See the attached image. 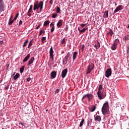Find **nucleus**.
Wrapping results in <instances>:
<instances>
[{"label": "nucleus", "mask_w": 129, "mask_h": 129, "mask_svg": "<svg viewBox=\"0 0 129 129\" xmlns=\"http://www.w3.org/2000/svg\"><path fill=\"white\" fill-rule=\"evenodd\" d=\"M44 7V2L43 1H36L34 2L33 11H37L40 9V12H42L43 8Z\"/></svg>", "instance_id": "obj_1"}, {"label": "nucleus", "mask_w": 129, "mask_h": 129, "mask_svg": "<svg viewBox=\"0 0 129 129\" xmlns=\"http://www.w3.org/2000/svg\"><path fill=\"white\" fill-rule=\"evenodd\" d=\"M109 110V106L108 105V102H106L102 107V112L103 114H106L108 113Z\"/></svg>", "instance_id": "obj_2"}, {"label": "nucleus", "mask_w": 129, "mask_h": 129, "mask_svg": "<svg viewBox=\"0 0 129 129\" xmlns=\"http://www.w3.org/2000/svg\"><path fill=\"white\" fill-rule=\"evenodd\" d=\"M94 69V64L91 63L87 66L86 74H89Z\"/></svg>", "instance_id": "obj_3"}, {"label": "nucleus", "mask_w": 129, "mask_h": 129, "mask_svg": "<svg viewBox=\"0 0 129 129\" xmlns=\"http://www.w3.org/2000/svg\"><path fill=\"white\" fill-rule=\"evenodd\" d=\"M87 97L88 99V101H91L93 98V95L91 94H87L86 95H84L83 97L82 98V101H83L84 100V99Z\"/></svg>", "instance_id": "obj_4"}, {"label": "nucleus", "mask_w": 129, "mask_h": 129, "mask_svg": "<svg viewBox=\"0 0 129 129\" xmlns=\"http://www.w3.org/2000/svg\"><path fill=\"white\" fill-rule=\"evenodd\" d=\"M98 98L101 100V99H103L105 97V95H104V93L101 91H98L97 93Z\"/></svg>", "instance_id": "obj_5"}, {"label": "nucleus", "mask_w": 129, "mask_h": 129, "mask_svg": "<svg viewBox=\"0 0 129 129\" xmlns=\"http://www.w3.org/2000/svg\"><path fill=\"white\" fill-rule=\"evenodd\" d=\"M5 11V3H4V1L0 0V15Z\"/></svg>", "instance_id": "obj_6"}, {"label": "nucleus", "mask_w": 129, "mask_h": 129, "mask_svg": "<svg viewBox=\"0 0 129 129\" xmlns=\"http://www.w3.org/2000/svg\"><path fill=\"white\" fill-rule=\"evenodd\" d=\"M50 58H51L52 61L54 60V50H53V47H51L49 50Z\"/></svg>", "instance_id": "obj_7"}, {"label": "nucleus", "mask_w": 129, "mask_h": 129, "mask_svg": "<svg viewBox=\"0 0 129 129\" xmlns=\"http://www.w3.org/2000/svg\"><path fill=\"white\" fill-rule=\"evenodd\" d=\"M111 69H108L105 72V76L108 78L110 76H111Z\"/></svg>", "instance_id": "obj_8"}, {"label": "nucleus", "mask_w": 129, "mask_h": 129, "mask_svg": "<svg viewBox=\"0 0 129 129\" xmlns=\"http://www.w3.org/2000/svg\"><path fill=\"white\" fill-rule=\"evenodd\" d=\"M123 9V6L122 5H119L118 7H117L115 9V10L114 11L113 14H115V13H117V12H119V11H121Z\"/></svg>", "instance_id": "obj_9"}, {"label": "nucleus", "mask_w": 129, "mask_h": 129, "mask_svg": "<svg viewBox=\"0 0 129 129\" xmlns=\"http://www.w3.org/2000/svg\"><path fill=\"white\" fill-rule=\"evenodd\" d=\"M67 72H68V69H64L61 72V77L62 78H65L67 75Z\"/></svg>", "instance_id": "obj_10"}, {"label": "nucleus", "mask_w": 129, "mask_h": 129, "mask_svg": "<svg viewBox=\"0 0 129 129\" xmlns=\"http://www.w3.org/2000/svg\"><path fill=\"white\" fill-rule=\"evenodd\" d=\"M32 11H33V5H31L30 6L28 12H27V16H28V17H31V16H32V15L31 14V13H32Z\"/></svg>", "instance_id": "obj_11"}, {"label": "nucleus", "mask_w": 129, "mask_h": 129, "mask_svg": "<svg viewBox=\"0 0 129 129\" xmlns=\"http://www.w3.org/2000/svg\"><path fill=\"white\" fill-rule=\"evenodd\" d=\"M62 24H63V20L62 19L59 20L56 24L57 28H61V26H62Z\"/></svg>", "instance_id": "obj_12"}, {"label": "nucleus", "mask_w": 129, "mask_h": 129, "mask_svg": "<svg viewBox=\"0 0 129 129\" xmlns=\"http://www.w3.org/2000/svg\"><path fill=\"white\" fill-rule=\"evenodd\" d=\"M57 75V73L55 71H52L50 73L51 78H55Z\"/></svg>", "instance_id": "obj_13"}, {"label": "nucleus", "mask_w": 129, "mask_h": 129, "mask_svg": "<svg viewBox=\"0 0 129 129\" xmlns=\"http://www.w3.org/2000/svg\"><path fill=\"white\" fill-rule=\"evenodd\" d=\"M77 54H78V51H75L73 53V61H74V60H75L76 59V58L77 57Z\"/></svg>", "instance_id": "obj_14"}, {"label": "nucleus", "mask_w": 129, "mask_h": 129, "mask_svg": "<svg viewBox=\"0 0 129 129\" xmlns=\"http://www.w3.org/2000/svg\"><path fill=\"white\" fill-rule=\"evenodd\" d=\"M30 57H31V55L30 54H27V55L23 59V62L25 63V62H27V61H28V60H29L30 58Z\"/></svg>", "instance_id": "obj_15"}, {"label": "nucleus", "mask_w": 129, "mask_h": 129, "mask_svg": "<svg viewBox=\"0 0 129 129\" xmlns=\"http://www.w3.org/2000/svg\"><path fill=\"white\" fill-rule=\"evenodd\" d=\"M34 61H35V57H31L30 59L29 60L28 65H31V64H33Z\"/></svg>", "instance_id": "obj_16"}, {"label": "nucleus", "mask_w": 129, "mask_h": 129, "mask_svg": "<svg viewBox=\"0 0 129 129\" xmlns=\"http://www.w3.org/2000/svg\"><path fill=\"white\" fill-rule=\"evenodd\" d=\"M94 47L97 50L100 48V43L99 42V41H98L97 44L94 45Z\"/></svg>", "instance_id": "obj_17"}, {"label": "nucleus", "mask_w": 129, "mask_h": 129, "mask_svg": "<svg viewBox=\"0 0 129 129\" xmlns=\"http://www.w3.org/2000/svg\"><path fill=\"white\" fill-rule=\"evenodd\" d=\"M67 61H68V58H67V57H64V58L62 60L63 65H66V64H67Z\"/></svg>", "instance_id": "obj_18"}, {"label": "nucleus", "mask_w": 129, "mask_h": 129, "mask_svg": "<svg viewBox=\"0 0 129 129\" xmlns=\"http://www.w3.org/2000/svg\"><path fill=\"white\" fill-rule=\"evenodd\" d=\"M111 48V50H116V48H117V45H116V44H115L114 43H113Z\"/></svg>", "instance_id": "obj_19"}, {"label": "nucleus", "mask_w": 129, "mask_h": 129, "mask_svg": "<svg viewBox=\"0 0 129 129\" xmlns=\"http://www.w3.org/2000/svg\"><path fill=\"white\" fill-rule=\"evenodd\" d=\"M19 77H20V74H19L18 73H17L13 77V78H14V80H17V79H18V78H19Z\"/></svg>", "instance_id": "obj_20"}, {"label": "nucleus", "mask_w": 129, "mask_h": 129, "mask_svg": "<svg viewBox=\"0 0 129 129\" xmlns=\"http://www.w3.org/2000/svg\"><path fill=\"white\" fill-rule=\"evenodd\" d=\"M95 120H97L98 121H100V120H101V117L100 116L97 115L95 116Z\"/></svg>", "instance_id": "obj_21"}, {"label": "nucleus", "mask_w": 129, "mask_h": 129, "mask_svg": "<svg viewBox=\"0 0 129 129\" xmlns=\"http://www.w3.org/2000/svg\"><path fill=\"white\" fill-rule=\"evenodd\" d=\"M84 121H85V119H82L79 124L80 127L83 126V124H84Z\"/></svg>", "instance_id": "obj_22"}, {"label": "nucleus", "mask_w": 129, "mask_h": 129, "mask_svg": "<svg viewBox=\"0 0 129 129\" xmlns=\"http://www.w3.org/2000/svg\"><path fill=\"white\" fill-rule=\"evenodd\" d=\"M29 43V40H26L23 43V48H25V47H27V45Z\"/></svg>", "instance_id": "obj_23"}, {"label": "nucleus", "mask_w": 129, "mask_h": 129, "mask_svg": "<svg viewBox=\"0 0 129 129\" xmlns=\"http://www.w3.org/2000/svg\"><path fill=\"white\" fill-rule=\"evenodd\" d=\"M129 40V35H126L125 37L123 38V40L124 42H126V41H128Z\"/></svg>", "instance_id": "obj_24"}, {"label": "nucleus", "mask_w": 129, "mask_h": 129, "mask_svg": "<svg viewBox=\"0 0 129 129\" xmlns=\"http://www.w3.org/2000/svg\"><path fill=\"white\" fill-rule=\"evenodd\" d=\"M103 17H104V18H108V11H106L104 12Z\"/></svg>", "instance_id": "obj_25"}, {"label": "nucleus", "mask_w": 129, "mask_h": 129, "mask_svg": "<svg viewBox=\"0 0 129 129\" xmlns=\"http://www.w3.org/2000/svg\"><path fill=\"white\" fill-rule=\"evenodd\" d=\"M49 24H50V21H49L48 20L46 21L44 24H43V26L44 27H45L46 26H48V25H49Z\"/></svg>", "instance_id": "obj_26"}, {"label": "nucleus", "mask_w": 129, "mask_h": 129, "mask_svg": "<svg viewBox=\"0 0 129 129\" xmlns=\"http://www.w3.org/2000/svg\"><path fill=\"white\" fill-rule=\"evenodd\" d=\"M60 11H61V9H60V7L57 6L56 7V13H57V14H59Z\"/></svg>", "instance_id": "obj_27"}, {"label": "nucleus", "mask_w": 129, "mask_h": 129, "mask_svg": "<svg viewBox=\"0 0 129 129\" xmlns=\"http://www.w3.org/2000/svg\"><path fill=\"white\" fill-rule=\"evenodd\" d=\"M108 35H110L111 37H112V35H113V31L112 30H109V32L107 33Z\"/></svg>", "instance_id": "obj_28"}, {"label": "nucleus", "mask_w": 129, "mask_h": 129, "mask_svg": "<svg viewBox=\"0 0 129 129\" xmlns=\"http://www.w3.org/2000/svg\"><path fill=\"white\" fill-rule=\"evenodd\" d=\"M14 20H11V19H10V20H9V26H12V25H13V24L14 23Z\"/></svg>", "instance_id": "obj_29"}, {"label": "nucleus", "mask_w": 129, "mask_h": 129, "mask_svg": "<svg viewBox=\"0 0 129 129\" xmlns=\"http://www.w3.org/2000/svg\"><path fill=\"white\" fill-rule=\"evenodd\" d=\"M118 43H119V40L118 39H116L113 43V44H115L117 46Z\"/></svg>", "instance_id": "obj_30"}, {"label": "nucleus", "mask_w": 129, "mask_h": 129, "mask_svg": "<svg viewBox=\"0 0 129 129\" xmlns=\"http://www.w3.org/2000/svg\"><path fill=\"white\" fill-rule=\"evenodd\" d=\"M24 70H25V66H23L20 69V73H23L24 72Z\"/></svg>", "instance_id": "obj_31"}, {"label": "nucleus", "mask_w": 129, "mask_h": 129, "mask_svg": "<svg viewBox=\"0 0 129 129\" xmlns=\"http://www.w3.org/2000/svg\"><path fill=\"white\" fill-rule=\"evenodd\" d=\"M57 16L58 14L57 13H53V14H52V18H53V19H55Z\"/></svg>", "instance_id": "obj_32"}, {"label": "nucleus", "mask_w": 129, "mask_h": 129, "mask_svg": "<svg viewBox=\"0 0 129 129\" xmlns=\"http://www.w3.org/2000/svg\"><path fill=\"white\" fill-rule=\"evenodd\" d=\"M92 121V119H90V120L88 121V124H87V126H90V125H91V122Z\"/></svg>", "instance_id": "obj_33"}, {"label": "nucleus", "mask_w": 129, "mask_h": 129, "mask_svg": "<svg viewBox=\"0 0 129 129\" xmlns=\"http://www.w3.org/2000/svg\"><path fill=\"white\" fill-rule=\"evenodd\" d=\"M60 43H61V44H62V45L64 44H66V42H65V38H63L62 39H61V40H60Z\"/></svg>", "instance_id": "obj_34"}, {"label": "nucleus", "mask_w": 129, "mask_h": 129, "mask_svg": "<svg viewBox=\"0 0 129 129\" xmlns=\"http://www.w3.org/2000/svg\"><path fill=\"white\" fill-rule=\"evenodd\" d=\"M96 109V106H93L90 110L92 112H93V111H94V110H95Z\"/></svg>", "instance_id": "obj_35"}, {"label": "nucleus", "mask_w": 129, "mask_h": 129, "mask_svg": "<svg viewBox=\"0 0 129 129\" xmlns=\"http://www.w3.org/2000/svg\"><path fill=\"white\" fill-rule=\"evenodd\" d=\"M41 40H42V42L43 43H45V41H46V37H42L41 38Z\"/></svg>", "instance_id": "obj_36"}, {"label": "nucleus", "mask_w": 129, "mask_h": 129, "mask_svg": "<svg viewBox=\"0 0 129 129\" xmlns=\"http://www.w3.org/2000/svg\"><path fill=\"white\" fill-rule=\"evenodd\" d=\"M102 88H103L102 85H99L98 91H101V90H102Z\"/></svg>", "instance_id": "obj_37"}, {"label": "nucleus", "mask_w": 129, "mask_h": 129, "mask_svg": "<svg viewBox=\"0 0 129 129\" xmlns=\"http://www.w3.org/2000/svg\"><path fill=\"white\" fill-rule=\"evenodd\" d=\"M70 56H71V53L70 52H68L65 57L68 59Z\"/></svg>", "instance_id": "obj_38"}, {"label": "nucleus", "mask_w": 129, "mask_h": 129, "mask_svg": "<svg viewBox=\"0 0 129 129\" xmlns=\"http://www.w3.org/2000/svg\"><path fill=\"white\" fill-rule=\"evenodd\" d=\"M32 45H33V42H32V41H30L29 42V44L28 45V48H31V47H32Z\"/></svg>", "instance_id": "obj_39"}, {"label": "nucleus", "mask_w": 129, "mask_h": 129, "mask_svg": "<svg viewBox=\"0 0 129 129\" xmlns=\"http://www.w3.org/2000/svg\"><path fill=\"white\" fill-rule=\"evenodd\" d=\"M54 30H55V26L53 25L50 29L51 33H53V32H54Z\"/></svg>", "instance_id": "obj_40"}, {"label": "nucleus", "mask_w": 129, "mask_h": 129, "mask_svg": "<svg viewBox=\"0 0 129 129\" xmlns=\"http://www.w3.org/2000/svg\"><path fill=\"white\" fill-rule=\"evenodd\" d=\"M42 34H45V30H41L40 31L39 36H41V35H42Z\"/></svg>", "instance_id": "obj_41"}, {"label": "nucleus", "mask_w": 129, "mask_h": 129, "mask_svg": "<svg viewBox=\"0 0 129 129\" xmlns=\"http://www.w3.org/2000/svg\"><path fill=\"white\" fill-rule=\"evenodd\" d=\"M86 29H87L86 28H83V30L80 31V33H84V32H85V31H86Z\"/></svg>", "instance_id": "obj_42"}, {"label": "nucleus", "mask_w": 129, "mask_h": 129, "mask_svg": "<svg viewBox=\"0 0 129 129\" xmlns=\"http://www.w3.org/2000/svg\"><path fill=\"white\" fill-rule=\"evenodd\" d=\"M59 89H56L54 92L55 94H57V93H59Z\"/></svg>", "instance_id": "obj_43"}, {"label": "nucleus", "mask_w": 129, "mask_h": 129, "mask_svg": "<svg viewBox=\"0 0 129 129\" xmlns=\"http://www.w3.org/2000/svg\"><path fill=\"white\" fill-rule=\"evenodd\" d=\"M86 25H87V24H82L81 25V27H82V28H84V27H85V26H86Z\"/></svg>", "instance_id": "obj_44"}, {"label": "nucleus", "mask_w": 129, "mask_h": 129, "mask_svg": "<svg viewBox=\"0 0 129 129\" xmlns=\"http://www.w3.org/2000/svg\"><path fill=\"white\" fill-rule=\"evenodd\" d=\"M31 80V78L29 77L27 79H26V81L27 82H29Z\"/></svg>", "instance_id": "obj_45"}, {"label": "nucleus", "mask_w": 129, "mask_h": 129, "mask_svg": "<svg viewBox=\"0 0 129 129\" xmlns=\"http://www.w3.org/2000/svg\"><path fill=\"white\" fill-rule=\"evenodd\" d=\"M3 44H5V42L3 40L0 41V44L3 45Z\"/></svg>", "instance_id": "obj_46"}, {"label": "nucleus", "mask_w": 129, "mask_h": 129, "mask_svg": "<svg viewBox=\"0 0 129 129\" xmlns=\"http://www.w3.org/2000/svg\"><path fill=\"white\" fill-rule=\"evenodd\" d=\"M84 47H85L84 44H83L82 45V51H83V50L84 49Z\"/></svg>", "instance_id": "obj_47"}, {"label": "nucleus", "mask_w": 129, "mask_h": 129, "mask_svg": "<svg viewBox=\"0 0 129 129\" xmlns=\"http://www.w3.org/2000/svg\"><path fill=\"white\" fill-rule=\"evenodd\" d=\"M49 4H50V5H53V0H50L49 2Z\"/></svg>", "instance_id": "obj_48"}, {"label": "nucleus", "mask_w": 129, "mask_h": 129, "mask_svg": "<svg viewBox=\"0 0 129 129\" xmlns=\"http://www.w3.org/2000/svg\"><path fill=\"white\" fill-rule=\"evenodd\" d=\"M22 24H23V21H22V20H20V22H19V25L20 26V25H22Z\"/></svg>", "instance_id": "obj_49"}, {"label": "nucleus", "mask_w": 129, "mask_h": 129, "mask_svg": "<svg viewBox=\"0 0 129 129\" xmlns=\"http://www.w3.org/2000/svg\"><path fill=\"white\" fill-rule=\"evenodd\" d=\"M5 89L6 90H8V89H9V86L5 87Z\"/></svg>", "instance_id": "obj_50"}, {"label": "nucleus", "mask_w": 129, "mask_h": 129, "mask_svg": "<svg viewBox=\"0 0 129 129\" xmlns=\"http://www.w3.org/2000/svg\"><path fill=\"white\" fill-rule=\"evenodd\" d=\"M6 66L7 69H9V67H10V64H7Z\"/></svg>", "instance_id": "obj_51"}, {"label": "nucleus", "mask_w": 129, "mask_h": 129, "mask_svg": "<svg viewBox=\"0 0 129 129\" xmlns=\"http://www.w3.org/2000/svg\"><path fill=\"white\" fill-rule=\"evenodd\" d=\"M18 17H19V13H17V14L16 15V16H15L16 18H18Z\"/></svg>", "instance_id": "obj_52"}, {"label": "nucleus", "mask_w": 129, "mask_h": 129, "mask_svg": "<svg viewBox=\"0 0 129 129\" xmlns=\"http://www.w3.org/2000/svg\"><path fill=\"white\" fill-rule=\"evenodd\" d=\"M52 26H54V24H53V23H51L50 24V27H52Z\"/></svg>", "instance_id": "obj_53"}, {"label": "nucleus", "mask_w": 129, "mask_h": 129, "mask_svg": "<svg viewBox=\"0 0 129 129\" xmlns=\"http://www.w3.org/2000/svg\"><path fill=\"white\" fill-rule=\"evenodd\" d=\"M17 19H18V18L15 17L14 18L13 21H16V20H17Z\"/></svg>", "instance_id": "obj_54"}, {"label": "nucleus", "mask_w": 129, "mask_h": 129, "mask_svg": "<svg viewBox=\"0 0 129 129\" xmlns=\"http://www.w3.org/2000/svg\"><path fill=\"white\" fill-rule=\"evenodd\" d=\"M78 31L79 32V33H80V31H81V30H80V28H78Z\"/></svg>", "instance_id": "obj_55"}, {"label": "nucleus", "mask_w": 129, "mask_h": 129, "mask_svg": "<svg viewBox=\"0 0 129 129\" xmlns=\"http://www.w3.org/2000/svg\"><path fill=\"white\" fill-rule=\"evenodd\" d=\"M39 28H40V26H38L37 27V29H39Z\"/></svg>", "instance_id": "obj_56"}, {"label": "nucleus", "mask_w": 129, "mask_h": 129, "mask_svg": "<svg viewBox=\"0 0 129 129\" xmlns=\"http://www.w3.org/2000/svg\"><path fill=\"white\" fill-rule=\"evenodd\" d=\"M12 18H13V16H11V17L10 18L11 20H12Z\"/></svg>", "instance_id": "obj_57"}, {"label": "nucleus", "mask_w": 129, "mask_h": 129, "mask_svg": "<svg viewBox=\"0 0 129 129\" xmlns=\"http://www.w3.org/2000/svg\"><path fill=\"white\" fill-rule=\"evenodd\" d=\"M127 28H128V29H129V25H128V26L127 27Z\"/></svg>", "instance_id": "obj_58"}, {"label": "nucleus", "mask_w": 129, "mask_h": 129, "mask_svg": "<svg viewBox=\"0 0 129 129\" xmlns=\"http://www.w3.org/2000/svg\"><path fill=\"white\" fill-rule=\"evenodd\" d=\"M115 6H117V4H116V3L115 4Z\"/></svg>", "instance_id": "obj_59"}]
</instances>
